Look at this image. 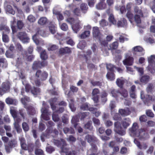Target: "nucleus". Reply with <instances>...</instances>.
Segmentation results:
<instances>
[{"label": "nucleus", "instance_id": "obj_1", "mask_svg": "<svg viewBox=\"0 0 155 155\" xmlns=\"http://www.w3.org/2000/svg\"><path fill=\"white\" fill-rule=\"evenodd\" d=\"M36 79L35 80V82L37 86L39 87L41 84L40 80L43 81L46 80L48 76V74L46 71L38 70L35 74Z\"/></svg>", "mask_w": 155, "mask_h": 155}, {"label": "nucleus", "instance_id": "obj_2", "mask_svg": "<svg viewBox=\"0 0 155 155\" xmlns=\"http://www.w3.org/2000/svg\"><path fill=\"white\" fill-rule=\"evenodd\" d=\"M149 130L147 128H141L138 130V134L137 137L141 140H145L150 137L149 134Z\"/></svg>", "mask_w": 155, "mask_h": 155}, {"label": "nucleus", "instance_id": "obj_3", "mask_svg": "<svg viewBox=\"0 0 155 155\" xmlns=\"http://www.w3.org/2000/svg\"><path fill=\"white\" fill-rule=\"evenodd\" d=\"M62 141V145L60 147L61 152L65 153L66 155H77L78 152L76 149L69 151L70 148L66 142L65 141Z\"/></svg>", "mask_w": 155, "mask_h": 155}, {"label": "nucleus", "instance_id": "obj_4", "mask_svg": "<svg viewBox=\"0 0 155 155\" xmlns=\"http://www.w3.org/2000/svg\"><path fill=\"white\" fill-rule=\"evenodd\" d=\"M134 9L135 13L134 16V21L137 24H140L141 23V18L143 17V12L142 10L140 9L137 6H135Z\"/></svg>", "mask_w": 155, "mask_h": 155}, {"label": "nucleus", "instance_id": "obj_5", "mask_svg": "<svg viewBox=\"0 0 155 155\" xmlns=\"http://www.w3.org/2000/svg\"><path fill=\"white\" fill-rule=\"evenodd\" d=\"M47 64L48 62L46 61H35L32 64V69L33 70H37L45 67L47 66Z\"/></svg>", "mask_w": 155, "mask_h": 155}, {"label": "nucleus", "instance_id": "obj_6", "mask_svg": "<svg viewBox=\"0 0 155 155\" xmlns=\"http://www.w3.org/2000/svg\"><path fill=\"white\" fill-rule=\"evenodd\" d=\"M11 84L8 81L3 82L0 87V95H2L10 91Z\"/></svg>", "mask_w": 155, "mask_h": 155}, {"label": "nucleus", "instance_id": "obj_7", "mask_svg": "<svg viewBox=\"0 0 155 155\" xmlns=\"http://www.w3.org/2000/svg\"><path fill=\"white\" fill-rule=\"evenodd\" d=\"M114 125V131L117 134L122 136L124 135L125 134V132L121 127L120 123L119 122H115Z\"/></svg>", "mask_w": 155, "mask_h": 155}, {"label": "nucleus", "instance_id": "obj_8", "mask_svg": "<svg viewBox=\"0 0 155 155\" xmlns=\"http://www.w3.org/2000/svg\"><path fill=\"white\" fill-rule=\"evenodd\" d=\"M148 60L149 63L150 64L147 67L148 69L151 74H153L155 73V70L152 68V65L151 64L155 63V55H151L148 58Z\"/></svg>", "mask_w": 155, "mask_h": 155}, {"label": "nucleus", "instance_id": "obj_9", "mask_svg": "<svg viewBox=\"0 0 155 155\" xmlns=\"http://www.w3.org/2000/svg\"><path fill=\"white\" fill-rule=\"evenodd\" d=\"M17 36L18 38L24 43H28L29 42V38L27 36V34L24 32H19Z\"/></svg>", "mask_w": 155, "mask_h": 155}, {"label": "nucleus", "instance_id": "obj_10", "mask_svg": "<svg viewBox=\"0 0 155 155\" xmlns=\"http://www.w3.org/2000/svg\"><path fill=\"white\" fill-rule=\"evenodd\" d=\"M138 126L137 123H134L132 125L131 127L129 129V132L130 135L134 137H137L138 134V130H137Z\"/></svg>", "mask_w": 155, "mask_h": 155}, {"label": "nucleus", "instance_id": "obj_11", "mask_svg": "<svg viewBox=\"0 0 155 155\" xmlns=\"http://www.w3.org/2000/svg\"><path fill=\"white\" fill-rule=\"evenodd\" d=\"M92 34L93 38L98 40H101L102 35L98 27L96 26L93 28Z\"/></svg>", "mask_w": 155, "mask_h": 155}, {"label": "nucleus", "instance_id": "obj_12", "mask_svg": "<svg viewBox=\"0 0 155 155\" xmlns=\"http://www.w3.org/2000/svg\"><path fill=\"white\" fill-rule=\"evenodd\" d=\"M100 91L98 89L95 88L93 89L92 91V99L94 103H97L99 101V96L98 94H100Z\"/></svg>", "mask_w": 155, "mask_h": 155}, {"label": "nucleus", "instance_id": "obj_13", "mask_svg": "<svg viewBox=\"0 0 155 155\" xmlns=\"http://www.w3.org/2000/svg\"><path fill=\"white\" fill-rule=\"evenodd\" d=\"M134 59L133 57L129 56L123 60V63L124 65L131 66L133 64Z\"/></svg>", "mask_w": 155, "mask_h": 155}, {"label": "nucleus", "instance_id": "obj_14", "mask_svg": "<svg viewBox=\"0 0 155 155\" xmlns=\"http://www.w3.org/2000/svg\"><path fill=\"white\" fill-rule=\"evenodd\" d=\"M25 107L27 110V111L28 115L30 116H33L35 114V110L33 106L31 105H29Z\"/></svg>", "mask_w": 155, "mask_h": 155}, {"label": "nucleus", "instance_id": "obj_15", "mask_svg": "<svg viewBox=\"0 0 155 155\" xmlns=\"http://www.w3.org/2000/svg\"><path fill=\"white\" fill-rule=\"evenodd\" d=\"M119 113L122 116H125L129 115L131 112L129 109L128 108H127L125 109H120Z\"/></svg>", "mask_w": 155, "mask_h": 155}, {"label": "nucleus", "instance_id": "obj_16", "mask_svg": "<svg viewBox=\"0 0 155 155\" xmlns=\"http://www.w3.org/2000/svg\"><path fill=\"white\" fill-rule=\"evenodd\" d=\"M59 52L60 54H70L71 52L70 48L68 47L63 48H61L59 50Z\"/></svg>", "mask_w": 155, "mask_h": 155}, {"label": "nucleus", "instance_id": "obj_17", "mask_svg": "<svg viewBox=\"0 0 155 155\" xmlns=\"http://www.w3.org/2000/svg\"><path fill=\"white\" fill-rule=\"evenodd\" d=\"M131 123V121L129 118H125L121 121V123L124 128H126L129 126Z\"/></svg>", "mask_w": 155, "mask_h": 155}, {"label": "nucleus", "instance_id": "obj_18", "mask_svg": "<svg viewBox=\"0 0 155 155\" xmlns=\"http://www.w3.org/2000/svg\"><path fill=\"white\" fill-rule=\"evenodd\" d=\"M72 28L73 30L76 33H77L80 29V26L79 25V21L78 18L76 20V21L74 24L72 25Z\"/></svg>", "mask_w": 155, "mask_h": 155}, {"label": "nucleus", "instance_id": "obj_19", "mask_svg": "<svg viewBox=\"0 0 155 155\" xmlns=\"http://www.w3.org/2000/svg\"><path fill=\"white\" fill-rule=\"evenodd\" d=\"M4 8L6 12L12 15L15 14V11L13 9L11 5L5 4L4 5Z\"/></svg>", "mask_w": 155, "mask_h": 155}, {"label": "nucleus", "instance_id": "obj_20", "mask_svg": "<svg viewBox=\"0 0 155 155\" xmlns=\"http://www.w3.org/2000/svg\"><path fill=\"white\" fill-rule=\"evenodd\" d=\"M49 28L50 32L52 34H55L56 31L57 27L54 23L52 22H50L49 24Z\"/></svg>", "mask_w": 155, "mask_h": 155}, {"label": "nucleus", "instance_id": "obj_21", "mask_svg": "<svg viewBox=\"0 0 155 155\" xmlns=\"http://www.w3.org/2000/svg\"><path fill=\"white\" fill-rule=\"evenodd\" d=\"M5 101L6 103L9 105L13 104L15 105L17 103V101L16 99L10 97H8L6 98Z\"/></svg>", "mask_w": 155, "mask_h": 155}, {"label": "nucleus", "instance_id": "obj_22", "mask_svg": "<svg viewBox=\"0 0 155 155\" xmlns=\"http://www.w3.org/2000/svg\"><path fill=\"white\" fill-rule=\"evenodd\" d=\"M117 85L121 88H122L125 83V81L122 77L118 78L116 81Z\"/></svg>", "mask_w": 155, "mask_h": 155}, {"label": "nucleus", "instance_id": "obj_23", "mask_svg": "<svg viewBox=\"0 0 155 155\" xmlns=\"http://www.w3.org/2000/svg\"><path fill=\"white\" fill-rule=\"evenodd\" d=\"M117 26L118 27H124L127 25V20L124 18H122V20L118 21L117 22Z\"/></svg>", "mask_w": 155, "mask_h": 155}, {"label": "nucleus", "instance_id": "obj_24", "mask_svg": "<svg viewBox=\"0 0 155 155\" xmlns=\"http://www.w3.org/2000/svg\"><path fill=\"white\" fill-rule=\"evenodd\" d=\"M80 119L78 114L73 117L71 119V122L73 124L74 128H76L78 124L77 122L79 121Z\"/></svg>", "mask_w": 155, "mask_h": 155}, {"label": "nucleus", "instance_id": "obj_25", "mask_svg": "<svg viewBox=\"0 0 155 155\" xmlns=\"http://www.w3.org/2000/svg\"><path fill=\"white\" fill-rule=\"evenodd\" d=\"M150 79V77L147 75H144L142 76L140 78L141 82L145 84H147L149 81Z\"/></svg>", "mask_w": 155, "mask_h": 155}, {"label": "nucleus", "instance_id": "obj_26", "mask_svg": "<svg viewBox=\"0 0 155 155\" xmlns=\"http://www.w3.org/2000/svg\"><path fill=\"white\" fill-rule=\"evenodd\" d=\"M85 139L89 143H91L92 142H94L96 141V138L93 136L89 134L85 136Z\"/></svg>", "mask_w": 155, "mask_h": 155}, {"label": "nucleus", "instance_id": "obj_27", "mask_svg": "<svg viewBox=\"0 0 155 155\" xmlns=\"http://www.w3.org/2000/svg\"><path fill=\"white\" fill-rule=\"evenodd\" d=\"M20 120V119H18L16 120V121L18 122H15L14 123V127L18 133H20L22 131V130L18 123V122Z\"/></svg>", "mask_w": 155, "mask_h": 155}, {"label": "nucleus", "instance_id": "obj_28", "mask_svg": "<svg viewBox=\"0 0 155 155\" xmlns=\"http://www.w3.org/2000/svg\"><path fill=\"white\" fill-rule=\"evenodd\" d=\"M41 92V89L39 88L33 87L31 90V92L34 95H37Z\"/></svg>", "mask_w": 155, "mask_h": 155}, {"label": "nucleus", "instance_id": "obj_29", "mask_svg": "<svg viewBox=\"0 0 155 155\" xmlns=\"http://www.w3.org/2000/svg\"><path fill=\"white\" fill-rule=\"evenodd\" d=\"M89 114V112H79L78 114V116L81 120H83Z\"/></svg>", "mask_w": 155, "mask_h": 155}, {"label": "nucleus", "instance_id": "obj_30", "mask_svg": "<svg viewBox=\"0 0 155 155\" xmlns=\"http://www.w3.org/2000/svg\"><path fill=\"white\" fill-rule=\"evenodd\" d=\"M104 2L101 1L97 5L96 7L97 9H103L106 8V4Z\"/></svg>", "mask_w": 155, "mask_h": 155}, {"label": "nucleus", "instance_id": "obj_31", "mask_svg": "<svg viewBox=\"0 0 155 155\" xmlns=\"http://www.w3.org/2000/svg\"><path fill=\"white\" fill-rule=\"evenodd\" d=\"M91 147L90 149L91 153H94L97 154V152L98 150V148L96 144L94 143L91 144Z\"/></svg>", "mask_w": 155, "mask_h": 155}, {"label": "nucleus", "instance_id": "obj_32", "mask_svg": "<svg viewBox=\"0 0 155 155\" xmlns=\"http://www.w3.org/2000/svg\"><path fill=\"white\" fill-rule=\"evenodd\" d=\"M48 19L45 17L41 18L38 21V23L41 25H44L47 22Z\"/></svg>", "mask_w": 155, "mask_h": 155}, {"label": "nucleus", "instance_id": "obj_33", "mask_svg": "<svg viewBox=\"0 0 155 155\" xmlns=\"http://www.w3.org/2000/svg\"><path fill=\"white\" fill-rule=\"evenodd\" d=\"M72 13L74 16L80 17L81 16V12L78 8H74L72 11Z\"/></svg>", "mask_w": 155, "mask_h": 155}, {"label": "nucleus", "instance_id": "obj_34", "mask_svg": "<svg viewBox=\"0 0 155 155\" xmlns=\"http://www.w3.org/2000/svg\"><path fill=\"white\" fill-rule=\"evenodd\" d=\"M91 84L93 86H98L100 88L102 86V82L99 81H94V80H91L90 81Z\"/></svg>", "mask_w": 155, "mask_h": 155}, {"label": "nucleus", "instance_id": "obj_35", "mask_svg": "<svg viewBox=\"0 0 155 155\" xmlns=\"http://www.w3.org/2000/svg\"><path fill=\"white\" fill-rule=\"evenodd\" d=\"M107 78L110 81H113L115 78V75L114 72H108L106 75Z\"/></svg>", "mask_w": 155, "mask_h": 155}, {"label": "nucleus", "instance_id": "obj_36", "mask_svg": "<svg viewBox=\"0 0 155 155\" xmlns=\"http://www.w3.org/2000/svg\"><path fill=\"white\" fill-rule=\"evenodd\" d=\"M80 8L82 12L84 13L86 12L88 8L87 5L84 3L81 4L80 5Z\"/></svg>", "mask_w": 155, "mask_h": 155}, {"label": "nucleus", "instance_id": "obj_37", "mask_svg": "<svg viewBox=\"0 0 155 155\" xmlns=\"http://www.w3.org/2000/svg\"><path fill=\"white\" fill-rule=\"evenodd\" d=\"M109 20L110 22L114 25H116L117 21L114 18L113 15L112 14H110L109 18Z\"/></svg>", "mask_w": 155, "mask_h": 155}, {"label": "nucleus", "instance_id": "obj_38", "mask_svg": "<svg viewBox=\"0 0 155 155\" xmlns=\"http://www.w3.org/2000/svg\"><path fill=\"white\" fill-rule=\"evenodd\" d=\"M30 101V98L27 96H25L24 98H22L21 99V101L22 104L25 106L27 105V102H29Z\"/></svg>", "mask_w": 155, "mask_h": 155}, {"label": "nucleus", "instance_id": "obj_39", "mask_svg": "<svg viewBox=\"0 0 155 155\" xmlns=\"http://www.w3.org/2000/svg\"><path fill=\"white\" fill-rule=\"evenodd\" d=\"M65 141L64 139H61V141L57 140H54V144L56 145L57 147H61L62 145L63 141Z\"/></svg>", "mask_w": 155, "mask_h": 155}, {"label": "nucleus", "instance_id": "obj_40", "mask_svg": "<svg viewBox=\"0 0 155 155\" xmlns=\"http://www.w3.org/2000/svg\"><path fill=\"white\" fill-rule=\"evenodd\" d=\"M92 51L91 50H88L84 54V56L85 58L86 61L87 62L88 60V58H91L92 54Z\"/></svg>", "mask_w": 155, "mask_h": 155}, {"label": "nucleus", "instance_id": "obj_41", "mask_svg": "<svg viewBox=\"0 0 155 155\" xmlns=\"http://www.w3.org/2000/svg\"><path fill=\"white\" fill-rule=\"evenodd\" d=\"M40 58L42 59V61H46L48 58V55L45 51L44 50L41 53Z\"/></svg>", "mask_w": 155, "mask_h": 155}, {"label": "nucleus", "instance_id": "obj_42", "mask_svg": "<svg viewBox=\"0 0 155 155\" xmlns=\"http://www.w3.org/2000/svg\"><path fill=\"white\" fill-rule=\"evenodd\" d=\"M90 32L89 31H85L80 35L81 39H84L88 37L90 35Z\"/></svg>", "mask_w": 155, "mask_h": 155}, {"label": "nucleus", "instance_id": "obj_43", "mask_svg": "<svg viewBox=\"0 0 155 155\" xmlns=\"http://www.w3.org/2000/svg\"><path fill=\"white\" fill-rule=\"evenodd\" d=\"M22 128L25 132L28 131L29 129V126L27 123L25 122H23L22 124Z\"/></svg>", "mask_w": 155, "mask_h": 155}, {"label": "nucleus", "instance_id": "obj_44", "mask_svg": "<svg viewBox=\"0 0 155 155\" xmlns=\"http://www.w3.org/2000/svg\"><path fill=\"white\" fill-rule=\"evenodd\" d=\"M34 147V145L33 143H29L27 145L26 150H28L29 152H31L33 151Z\"/></svg>", "mask_w": 155, "mask_h": 155}, {"label": "nucleus", "instance_id": "obj_45", "mask_svg": "<svg viewBox=\"0 0 155 155\" xmlns=\"http://www.w3.org/2000/svg\"><path fill=\"white\" fill-rule=\"evenodd\" d=\"M15 52L7 50L5 53L6 56L8 58H12L14 56V52Z\"/></svg>", "mask_w": 155, "mask_h": 155}, {"label": "nucleus", "instance_id": "obj_46", "mask_svg": "<svg viewBox=\"0 0 155 155\" xmlns=\"http://www.w3.org/2000/svg\"><path fill=\"white\" fill-rule=\"evenodd\" d=\"M0 64H3L2 65V68H6L7 67V64L6 60L5 58H0Z\"/></svg>", "mask_w": 155, "mask_h": 155}, {"label": "nucleus", "instance_id": "obj_47", "mask_svg": "<svg viewBox=\"0 0 155 155\" xmlns=\"http://www.w3.org/2000/svg\"><path fill=\"white\" fill-rule=\"evenodd\" d=\"M86 43L84 41H80L78 44L77 47L81 49H83L86 45Z\"/></svg>", "mask_w": 155, "mask_h": 155}, {"label": "nucleus", "instance_id": "obj_48", "mask_svg": "<svg viewBox=\"0 0 155 155\" xmlns=\"http://www.w3.org/2000/svg\"><path fill=\"white\" fill-rule=\"evenodd\" d=\"M119 93L124 97H126L128 95L127 91L125 89H122L120 91H119Z\"/></svg>", "mask_w": 155, "mask_h": 155}, {"label": "nucleus", "instance_id": "obj_49", "mask_svg": "<svg viewBox=\"0 0 155 155\" xmlns=\"http://www.w3.org/2000/svg\"><path fill=\"white\" fill-rule=\"evenodd\" d=\"M111 93L112 95V96L115 97H117L120 94L119 91L116 90L115 89H113L111 91Z\"/></svg>", "mask_w": 155, "mask_h": 155}, {"label": "nucleus", "instance_id": "obj_50", "mask_svg": "<svg viewBox=\"0 0 155 155\" xmlns=\"http://www.w3.org/2000/svg\"><path fill=\"white\" fill-rule=\"evenodd\" d=\"M107 68L111 72H114V68L115 67V66L110 64H107Z\"/></svg>", "mask_w": 155, "mask_h": 155}, {"label": "nucleus", "instance_id": "obj_51", "mask_svg": "<svg viewBox=\"0 0 155 155\" xmlns=\"http://www.w3.org/2000/svg\"><path fill=\"white\" fill-rule=\"evenodd\" d=\"M77 19H75L73 18L70 17L67 18L66 20V21L70 24L72 25L73 24L75 23Z\"/></svg>", "mask_w": 155, "mask_h": 155}, {"label": "nucleus", "instance_id": "obj_52", "mask_svg": "<svg viewBox=\"0 0 155 155\" xmlns=\"http://www.w3.org/2000/svg\"><path fill=\"white\" fill-rule=\"evenodd\" d=\"M35 153L36 155H45L44 151L41 149H36Z\"/></svg>", "mask_w": 155, "mask_h": 155}, {"label": "nucleus", "instance_id": "obj_53", "mask_svg": "<svg viewBox=\"0 0 155 155\" xmlns=\"http://www.w3.org/2000/svg\"><path fill=\"white\" fill-rule=\"evenodd\" d=\"M134 52H142L144 51L143 49L140 46H136L134 48ZM134 54H136L134 53Z\"/></svg>", "mask_w": 155, "mask_h": 155}, {"label": "nucleus", "instance_id": "obj_54", "mask_svg": "<svg viewBox=\"0 0 155 155\" xmlns=\"http://www.w3.org/2000/svg\"><path fill=\"white\" fill-rule=\"evenodd\" d=\"M27 19L30 22H34L36 20L35 17L32 15H30L28 16L27 17Z\"/></svg>", "mask_w": 155, "mask_h": 155}, {"label": "nucleus", "instance_id": "obj_55", "mask_svg": "<svg viewBox=\"0 0 155 155\" xmlns=\"http://www.w3.org/2000/svg\"><path fill=\"white\" fill-rule=\"evenodd\" d=\"M16 47L17 50L21 52L23 55H24L23 54L24 50L21 45L19 43H17Z\"/></svg>", "mask_w": 155, "mask_h": 155}, {"label": "nucleus", "instance_id": "obj_56", "mask_svg": "<svg viewBox=\"0 0 155 155\" xmlns=\"http://www.w3.org/2000/svg\"><path fill=\"white\" fill-rule=\"evenodd\" d=\"M52 118L53 120L55 122H58L60 120V118L58 115L54 113L53 114H52Z\"/></svg>", "mask_w": 155, "mask_h": 155}, {"label": "nucleus", "instance_id": "obj_57", "mask_svg": "<svg viewBox=\"0 0 155 155\" xmlns=\"http://www.w3.org/2000/svg\"><path fill=\"white\" fill-rule=\"evenodd\" d=\"M89 106L88 104L87 103H85L82 104L80 107L81 109L84 110H87Z\"/></svg>", "mask_w": 155, "mask_h": 155}, {"label": "nucleus", "instance_id": "obj_58", "mask_svg": "<svg viewBox=\"0 0 155 155\" xmlns=\"http://www.w3.org/2000/svg\"><path fill=\"white\" fill-rule=\"evenodd\" d=\"M118 45V42L117 41H115L113 42L110 45V49L112 50L116 49L117 48Z\"/></svg>", "mask_w": 155, "mask_h": 155}, {"label": "nucleus", "instance_id": "obj_59", "mask_svg": "<svg viewBox=\"0 0 155 155\" xmlns=\"http://www.w3.org/2000/svg\"><path fill=\"white\" fill-rule=\"evenodd\" d=\"M126 16L127 18L129 19V21H131V20L133 19L134 17V15L130 11L127 12Z\"/></svg>", "mask_w": 155, "mask_h": 155}, {"label": "nucleus", "instance_id": "obj_60", "mask_svg": "<svg viewBox=\"0 0 155 155\" xmlns=\"http://www.w3.org/2000/svg\"><path fill=\"white\" fill-rule=\"evenodd\" d=\"M55 14L57 15V17L58 21H61L64 19V17L63 15L60 13L59 12H57Z\"/></svg>", "mask_w": 155, "mask_h": 155}, {"label": "nucleus", "instance_id": "obj_61", "mask_svg": "<svg viewBox=\"0 0 155 155\" xmlns=\"http://www.w3.org/2000/svg\"><path fill=\"white\" fill-rule=\"evenodd\" d=\"M61 29L64 31H67L68 29V27L67 25L65 23H63L61 26Z\"/></svg>", "mask_w": 155, "mask_h": 155}, {"label": "nucleus", "instance_id": "obj_62", "mask_svg": "<svg viewBox=\"0 0 155 155\" xmlns=\"http://www.w3.org/2000/svg\"><path fill=\"white\" fill-rule=\"evenodd\" d=\"M46 149L47 152L49 153H51L53 152L55 150L54 147L51 146L47 147Z\"/></svg>", "mask_w": 155, "mask_h": 155}, {"label": "nucleus", "instance_id": "obj_63", "mask_svg": "<svg viewBox=\"0 0 155 155\" xmlns=\"http://www.w3.org/2000/svg\"><path fill=\"white\" fill-rule=\"evenodd\" d=\"M113 119L115 120H121V117L118 113H116L114 114Z\"/></svg>", "mask_w": 155, "mask_h": 155}, {"label": "nucleus", "instance_id": "obj_64", "mask_svg": "<svg viewBox=\"0 0 155 155\" xmlns=\"http://www.w3.org/2000/svg\"><path fill=\"white\" fill-rule=\"evenodd\" d=\"M17 25L18 28L19 29H21L24 26L23 22L20 20H19L17 21Z\"/></svg>", "mask_w": 155, "mask_h": 155}]
</instances>
